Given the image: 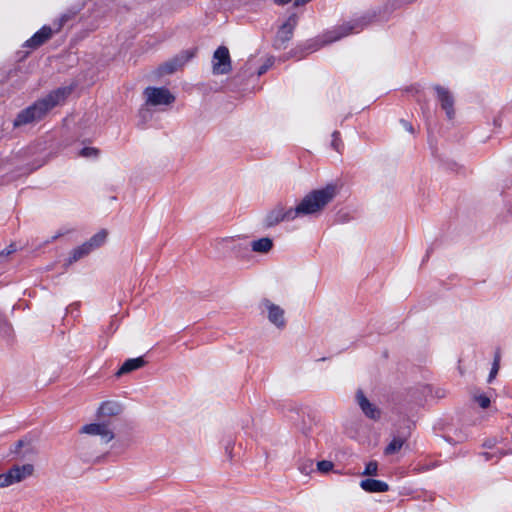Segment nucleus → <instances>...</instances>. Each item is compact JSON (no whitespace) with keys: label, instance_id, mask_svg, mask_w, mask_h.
I'll use <instances>...</instances> for the list:
<instances>
[{"label":"nucleus","instance_id":"obj_1","mask_svg":"<svg viewBox=\"0 0 512 512\" xmlns=\"http://www.w3.org/2000/svg\"><path fill=\"white\" fill-rule=\"evenodd\" d=\"M339 192L340 187L336 183L311 190L295 206L298 217L319 216Z\"/></svg>","mask_w":512,"mask_h":512},{"label":"nucleus","instance_id":"obj_2","mask_svg":"<svg viewBox=\"0 0 512 512\" xmlns=\"http://www.w3.org/2000/svg\"><path fill=\"white\" fill-rule=\"evenodd\" d=\"M71 89L64 87L50 92L33 105L22 110L14 120V126H22L42 119L51 109L60 104L70 94Z\"/></svg>","mask_w":512,"mask_h":512},{"label":"nucleus","instance_id":"obj_3","mask_svg":"<svg viewBox=\"0 0 512 512\" xmlns=\"http://www.w3.org/2000/svg\"><path fill=\"white\" fill-rule=\"evenodd\" d=\"M376 17V13H366L347 21L325 34V42H334L353 33L362 31Z\"/></svg>","mask_w":512,"mask_h":512},{"label":"nucleus","instance_id":"obj_4","mask_svg":"<svg viewBox=\"0 0 512 512\" xmlns=\"http://www.w3.org/2000/svg\"><path fill=\"white\" fill-rule=\"evenodd\" d=\"M107 238V232L105 230H101L95 235H93L88 241L84 242L82 245L74 248L67 259V265H71L74 262L84 258L89 255L93 250L102 246Z\"/></svg>","mask_w":512,"mask_h":512},{"label":"nucleus","instance_id":"obj_5","mask_svg":"<svg viewBox=\"0 0 512 512\" xmlns=\"http://www.w3.org/2000/svg\"><path fill=\"white\" fill-rule=\"evenodd\" d=\"M298 218L295 207H285L282 203H277L272 209H270L264 219L263 225L266 228H271L279 224L280 222L287 221L291 222Z\"/></svg>","mask_w":512,"mask_h":512},{"label":"nucleus","instance_id":"obj_6","mask_svg":"<svg viewBox=\"0 0 512 512\" xmlns=\"http://www.w3.org/2000/svg\"><path fill=\"white\" fill-rule=\"evenodd\" d=\"M144 95L151 106L170 105L175 101L174 95L165 87H147Z\"/></svg>","mask_w":512,"mask_h":512},{"label":"nucleus","instance_id":"obj_7","mask_svg":"<svg viewBox=\"0 0 512 512\" xmlns=\"http://www.w3.org/2000/svg\"><path fill=\"white\" fill-rule=\"evenodd\" d=\"M298 24V16L293 13L291 14L288 19L285 21V23L282 24V26L279 28L275 41L274 46L277 49H285L287 43L291 40L293 36V32L295 27Z\"/></svg>","mask_w":512,"mask_h":512},{"label":"nucleus","instance_id":"obj_8","mask_svg":"<svg viewBox=\"0 0 512 512\" xmlns=\"http://www.w3.org/2000/svg\"><path fill=\"white\" fill-rule=\"evenodd\" d=\"M212 70L215 75L227 74L231 71V58L229 50L225 46H220L213 54Z\"/></svg>","mask_w":512,"mask_h":512},{"label":"nucleus","instance_id":"obj_9","mask_svg":"<svg viewBox=\"0 0 512 512\" xmlns=\"http://www.w3.org/2000/svg\"><path fill=\"white\" fill-rule=\"evenodd\" d=\"M196 50H184L177 54L172 59L165 62L160 67V71L163 74H172L178 69L182 68L189 60L195 56Z\"/></svg>","mask_w":512,"mask_h":512},{"label":"nucleus","instance_id":"obj_10","mask_svg":"<svg viewBox=\"0 0 512 512\" xmlns=\"http://www.w3.org/2000/svg\"><path fill=\"white\" fill-rule=\"evenodd\" d=\"M260 306L267 311V318L273 325L280 329L286 326L284 309L268 299H263Z\"/></svg>","mask_w":512,"mask_h":512},{"label":"nucleus","instance_id":"obj_11","mask_svg":"<svg viewBox=\"0 0 512 512\" xmlns=\"http://www.w3.org/2000/svg\"><path fill=\"white\" fill-rule=\"evenodd\" d=\"M435 91L437 93V99L440 102L441 108L445 111L448 119H453L454 117V97L450 93V91L442 86H435Z\"/></svg>","mask_w":512,"mask_h":512},{"label":"nucleus","instance_id":"obj_12","mask_svg":"<svg viewBox=\"0 0 512 512\" xmlns=\"http://www.w3.org/2000/svg\"><path fill=\"white\" fill-rule=\"evenodd\" d=\"M82 433L89 435H98L103 443H108L114 438V433L104 423H91L82 427Z\"/></svg>","mask_w":512,"mask_h":512},{"label":"nucleus","instance_id":"obj_13","mask_svg":"<svg viewBox=\"0 0 512 512\" xmlns=\"http://www.w3.org/2000/svg\"><path fill=\"white\" fill-rule=\"evenodd\" d=\"M356 399L363 413L370 419L378 420L381 416V411L374 404H372L364 395L362 391L356 393Z\"/></svg>","mask_w":512,"mask_h":512},{"label":"nucleus","instance_id":"obj_14","mask_svg":"<svg viewBox=\"0 0 512 512\" xmlns=\"http://www.w3.org/2000/svg\"><path fill=\"white\" fill-rule=\"evenodd\" d=\"M33 470L34 468L31 464H24L22 466L15 465L6 473V475L12 485L30 476L33 473Z\"/></svg>","mask_w":512,"mask_h":512},{"label":"nucleus","instance_id":"obj_15","mask_svg":"<svg viewBox=\"0 0 512 512\" xmlns=\"http://www.w3.org/2000/svg\"><path fill=\"white\" fill-rule=\"evenodd\" d=\"M53 30L49 26H43L30 39L25 42V46L29 48H37L51 38Z\"/></svg>","mask_w":512,"mask_h":512},{"label":"nucleus","instance_id":"obj_16","mask_svg":"<svg viewBox=\"0 0 512 512\" xmlns=\"http://www.w3.org/2000/svg\"><path fill=\"white\" fill-rule=\"evenodd\" d=\"M360 487L368 493H379L389 491V485L381 480L376 479H364L360 481Z\"/></svg>","mask_w":512,"mask_h":512},{"label":"nucleus","instance_id":"obj_17","mask_svg":"<svg viewBox=\"0 0 512 512\" xmlns=\"http://www.w3.org/2000/svg\"><path fill=\"white\" fill-rule=\"evenodd\" d=\"M123 408L122 405L117 401H105L103 402L99 409L98 414L102 417H111V416H117L122 412Z\"/></svg>","mask_w":512,"mask_h":512},{"label":"nucleus","instance_id":"obj_18","mask_svg":"<svg viewBox=\"0 0 512 512\" xmlns=\"http://www.w3.org/2000/svg\"><path fill=\"white\" fill-rule=\"evenodd\" d=\"M145 365V360L143 357L131 358L127 359L120 369L117 371L116 376L120 377L124 374L137 370Z\"/></svg>","mask_w":512,"mask_h":512},{"label":"nucleus","instance_id":"obj_19","mask_svg":"<svg viewBox=\"0 0 512 512\" xmlns=\"http://www.w3.org/2000/svg\"><path fill=\"white\" fill-rule=\"evenodd\" d=\"M252 250L259 253H267L269 252L273 247V241L268 238L264 237L258 240H255L251 244Z\"/></svg>","mask_w":512,"mask_h":512},{"label":"nucleus","instance_id":"obj_20","mask_svg":"<svg viewBox=\"0 0 512 512\" xmlns=\"http://www.w3.org/2000/svg\"><path fill=\"white\" fill-rule=\"evenodd\" d=\"M416 0H389L383 7V11L386 14H391L395 10L402 8L405 5L411 4Z\"/></svg>","mask_w":512,"mask_h":512},{"label":"nucleus","instance_id":"obj_21","mask_svg":"<svg viewBox=\"0 0 512 512\" xmlns=\"http://www.w3.org/2000/svg\"><path fill=\"white\" fill-rule=\"evenodd\" d=\"M406 442V437L395 436L392 441L385 448L386 455H392L397 453Z\"/></svg>","mask_w":512,"mask_h":512},{"label":"nucleus","instance_id":"obj_22","mask_svg":"<svg viewBox=\"0 0 512 512\" xmlns=\"http://www.w3.org/2000/svg\"><path fill=\"white\" fill-rule=\"evenodd\" d=\"M75 12H66L64 14H62L58 20V22L54 23V25H56V29H55V32H58L61 30V28L63 27V25L68 22L69 20H71L74 16H75Z\"/></svg>","mask_w":512,"mask_h":512},{"label":"nucleus","instance_id":"obj_23","mask_svg":"<svg viewBox=\"0 0 512 512\" xmlns=\"http://www.w3.org/2000/svg\"><path fill=\"white\" fill-rule=\"evenodd\" d=\"M378 473V463L376 461H370L366 464L362 475L376 476Z\"/></svg>","mask_w":512,"mask_h":512},{"label":"nucleus","instance_id":"obj_24","mask_svg":"<svg viewBox=\"0 0 512 512\" xmlns=\"http://www.w3.org/2000/svg\"><path fill=\"white\" fill-rule=\"evenodd\" d=\"M79 154H80V156L85 157V158H91V157L96 158L99 155V150L94 147H85V148L81 149Z\"/></svg>","mask_w":512,"mask_h":512},{"label":"nucleus","instance_id":"obj_25","mask_svg":"<svg viewBox=\"0 0 512 512\" xmlns=\"http://www.w3.org/2000/svg\"><path fill=\"white\" fill-rule=\"evenodd\" d=\"M499 362H500V355L496 354L491 371L488 376V382L491 383L493 379L496 377L498 370H499Z\"/></svg>","mask_w":512,"mask_h":512},{"label":"nucleus","instance_id":"obj_26","mask_svg":"<svg viewBox=\"0 0 512 512\" xmlns=\"http://www.w3.org/2000/svg\"><path fill=\"white\" fill-rule=\"evenodd\" d=\"M473 398L483 409H486L490 406L491 401L489 397L484 394L474 395Z\"/></svg>","mask_w":512,"mask_h":512},{"label":"nucleus","instance_id":"obj_27","mask_svg":"<svg viewBox=\"0 0 512 512\" xmlns=\"http://www.w3.org/2000/svg\"><path fill=\"white\" fill-rule=\"evenodd\" d=\"M333 463L331 461L322 460L317 463V468L322 473H327L333 469Z\"/></svg>","mask_w":512,"mask_h":512},{"label":"nucleus","instance_id":"obj_28","mask_svg":"<svg viewBox=\"0 0 512 512\" xmlns=\"http://www.w3.org/2000/svg\"><path fill=\"white\" fill-rule=\"evenodd\" d=\"M504 455H505V452H503V451H498L495 453L484 452L481 454V456L484 458L485 461H489L493 458H496V461H498Z\"/></svg>","mask_w":512,"mask_h":512},{"label":"nucleus","instance_id":"obj_29","mask_svg":"<svg viewBox=\"0 0 512 512\" xmlns=\"http://www.w3.org/2000/svg\"><path fill=\"white\" fill-rule=\"evenodd\" d=\"M234 242L233 238L227 237L219 240L217 242V248L218 249H228L231 248V244Z\"/></svg>","mask_w":512,"mask_h":512},{"label":"nucleus","instance_id":"obj_30","mask_svg":"<svg viewBox=\"0 0 512 512\" xmlns=\"http://www.w3.org/2000/svg\"><path fill=\"white\" fill-rule=\"evenodd\" d=\"M273 58H268L263 65H261L257 71L258 76L265 74L268 69L273 65Z\"/></svg>","mask_w":512,"mask_h":512},{"label":"nucleus","instance_id":"obj_31","mask_svg":"<svg viewBox=\"0 0 512 512\" xmlns=\"http://www.w3.org/2000/svg\"><path fill=\"white\" fill-rule=\"evenodd\" d=\"M225 453L227 454V457L231 460L232 459V450L234 448V442L232 440H228L225 444Z\"/></svg>","mask_w":512,"mask_h":512},{"label":"nucleus","instance_id":"obj_32","mask_svg":"<svg viewBox=\"0 0 512 512\" xmlns=\"http://www.w3.org/2000/svg\"><path fill=\"white\" fill-rule=\"evenodd\" d=\"M340 134L338 131H334L332 134L333 140H332V146L335 150H339V143H340Z\"/></svg>","mask_w":512,"mask_h":512},{"label":"nucleus","instance_id":"obj_33","mask_svg":"<svg viewBox=\"0 0 512 512\" xmlns=\"http://www.w3.org/2000/svg\"><path fill=\"white\" fill-rule=\"evenodd\" d=\"M11 485V481H9L6 473L0 474V488L7 487Z\"/></svg>","mask_w":512,"mask_h":512},{"label":"nucleus","instance_id":"obj_34","mask_svg":"<svg viewBox=\"0 0 512 512\" xmlns=\"http://www.w3.org/2000/svg\"><path fill=\"white\" fill-rule=\"evenodd\" d=\"M400 123L406 131H408L409 133H414V128L410 122H408L404 119H401Z\"/></svg>","mask_w":512,"mask_h":512},{"label":"nucleus","instance_id":"obj_35","mask_svg":"<svg viewBox=\"0 0 512 512\" xmlns=\"http://www.w3.org/2000/svg\"><path fill=\"white\" fill-rule=\"evenodd\" d=\"M26 444L25 440L21 439L15 443V447L12 450L13 453L18 454L20 453L21 448Z\"/></svg>","mask_w":512,"mask_h":512},{"label":"nucleus","instance_id":"obj_36","mask_svg":"<svg viewBox=\"0 0 512 512\" xmlns=\"http://www.w3.org/2000/svg\"><path fill=\"white\" fill-rule=\"evenodd\" d=\"M15 251V249L13 248V246L11 245L9 248L3 250L0 252V256H8L10 255L11 253H13Z\"/></svg>","mask_w":512,"mask_h":512},{"label":"nucleus","instance_id":"obj_37","mask_svg":"<svg viewBox=\"0 0 512 512\" xmlns=\"http://www.w3.org/2000/svg\"><path fill=\"white\" fill-rule=\"evenodd\" d=\"M292 0H274V3L278 6H284L291 2Z\"/></svg>","mask_w":512,"mask_h":512},{"label":"nucleus","instance_id":"obj_38","mask_svg":"<svg viewBox=\"0 0 512 512\" xmlns=\"http://www.w3.org/2000/svg\"><path fill=\"white\" fill-rule=\"evenodd\" d=\"M64 235V232H58L57 234H55L53 237H52V240H56L58 239L60 236Z\"/></svg>","mask_w":512,"mask_h":512},{"label":"nucleus","instance_id":"obj_39","mask_svg":"<svg viewBox=\"0 0 512 512\" xmlns=\"http://www.w3.org/2000/svg\"><path fill=\"white\" fill-rule=\"evenodd\" d=\"M485 447H488V448H492L493 446V443L492 441H487L485 444H484Z\"/></svg>","mask_w":512,"mask_h":512}]
</instances>
